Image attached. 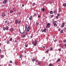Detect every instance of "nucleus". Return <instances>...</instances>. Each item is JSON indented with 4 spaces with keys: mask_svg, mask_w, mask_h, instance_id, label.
I'll use <instances>...</instances> for the list:
<instances>
[{
    "mask_svg": "<svg viewBox=\"0 0 66 66\" xmlns=\"http://www.w3.org/2000/svg\"><path fill=\"white\" fill-rule=\"evenodd\" d=\"M36 14L35 13V14H34V16H36Z\"/></svg>",
    "mask_w": 66,
    "mask_h": 66,
    "instance_id": "09e8293b",
    "label": "nucleus"
},
{
    "mask_svg": "<svg viewBox=\"0 0 66 66\" xmlns=\"http://www.w3.org/2000/svg\"><path fill=\"white\" fill-rule=\"evenodd\" d=\"M47 26H46V28H47L48 27H49L50 26V24L49 23H47L46 24Z\"/></svg>",
    "mask_w": 66,
    "mask_h": 66,
    "instance_id": "20e7f679",
    "label": "nucleus"
},
{
    "mask_svg": "<svg viewBox=\"0 0 66 66\" xmlns=\"http://www.w3.org/2000/svg\"><path fill=\"white\" fill-rule=\"evenodd\" d=\"M19 31H20V29H19Z\"/></svg>",
    "mask_w": 66,
    "mask_h": 66,
    "instance_id": "338daca9",
    "label": "nucleus"
},
{
    "mask_svg": "<svg viewBox=\"0 0 66 66\" xmlns=\"http://www.w3.org/2000/svg\"><path fill=\"white\" fill-rule=\"evenodd\" d=\"M56 12H57V10H54V14H56Z\"/></svg>",
    "mask_w": 66,
    "mask_h": 66,
    "instance_id": "4468645a",
    "label": "nucleus"
},
{
    "mask_svg": "<svg viewBox=\"0 0 66 66\" xmlns=\"http://www.w3.org/2000/svg\"><path fill=\"white\" fill-rule=\"evenodd\" d=\"M25 32H26V30H24V31H23V33H25Z\"/></svg>",
    "mask_w": 66,
    "mask_h": 66,
    "instance_id": "8fccbe9b",
    "label": "nucleus"
},
{
    "mask_svg": "<svg viewBox=\"0 0 66 66\" xmlns=\"http://www.w3.org/2000/svg\"><path fill=\"white\" fill-rule=\"evenodd\" d=\"M46 3V2H45L44 3V4H45Z\"/></svg>",
    "mask_w": 66,
    "mask_h": 66,
    "instance_id": "052dcab7",
    "label": "nucleus"
},
{
    "mask_svg": "<svg viewBox=\"0 0 66 66\" xmlns=\"http://www.w3.org/2000/svg\"><path fill=\"white\" fill-rule=\"evenodd\" d=\"M10 63H13L12 62V61H10Z\"/></svg>",
    "mask_w": 66,
    "mask_h": 66,
    "instance_id": "473e14b6",
    "label": "nucleus"
},
{
    "mask_svg": "<svg viewBox=\"0 0 66 66\" xmlns=\"http://www.w3.org/2000/svg\"><path fill=\"white\" fill-rule=\"evenodd\" d=\"M25 47H28V45H25Z\"/></svg>",
    "mask_w": 66,
    "mask_h": 66,
    "instance_id": "a19ab883",
    "label": "nucleus"
},
{
    "mask_svg": "<svg viewBox=\"0 0 66 66\" xmlns=\"http://www.w3.org/2000/svg\"><path fill=\"white\" fill-rule=\"evenodd\" d=\"M18 22V20H17L16 21V22H15L16 23H17Z\"/></svg>",
    "mask_w": 66,
    "mask_h": 66,
    "instance_id": "aec40b11",
    "label": "nucleus"
},
{
    "mask_svg": "<svg viewBox=\"0 0 66 66\" xmlns=\"http://www.w3.org/2000/svg\"><path fill=\"white\" fill-rule=\"evenodd\" d=\"M56 66H60V65H56Z\"/></svg>",
    "mask_w": 66,
    "mask_h": 66,
    "instance_id": "0e129e2a",
    "label": "nucleus"
},
{
    "mask_svg": "<svg viewBox=\"0 0 66 66\" xmlns=\"http://www.w3.org/2000/svg\"><path fill=\"white\" fill-rule=\"evenodd\" d=\"M38 65H39L40 64V62H38Z\"/></svg>",
    "mask_w": 66,
    "mask_h": 66,
    "instance_id": "37998d69",
    "label": "nucleus"
},
{
    "mask_svg": "<svg viewBox=\"0 0 66 66\" xmlns=\"http://www.w3.org/2000/svg\"><path fill=\"white\" fill-rule=\"evenodd\" d=\"M42 32H46V29L45 28L44 29L42 30Z\"/></svg>",
    "mask_w": 66,
    "mask_h": 66,
    "instance_id": "423d86ee",
    "label": "nucleus"
},
{
    "mask_svg": "<svg viewBox=\"0 0 66 66\" xmlns=\"http://www.w3.org/2000/svg\"><path fill=\"white\" fill-rule=\"evenodd\" d=\"M22 56V55H20V58H21Z\"/></svg>",
    "mask_w": 66,
    "mask_h": 66,
    "instance_id": "4be33fe9",
    "label": "nucleus"
},
{
    "mask_svg": "<svg viewBox=\"0 0 66 66\" xmlns=\"http://www.w3.org/2000/svg\"><path fill=\"white\" fill-rule=\"evenodd\" d=\"M15 43H16L17 42V40H16V39L15 40Z\"/></svg>",
    "mask_w": 66,
    "mask_h": 66,
    "instance_id": "ea45409f",
    "label": "nucleus"
},
{
    "mask_svg": "<svg viewBox=\"0 0 66 66\" xmlns=\"http://www.w3.org/2000/svg\"><path fill=\"white\" fill-rule=\"evenodd\" d=\"M31 28V27L30 26H28V27L27 29L26 30V31H27V32H26V34H28V32H29V31L30 30V28Z\"/></svg>",
    "mask_w": 66,
    "mask_h": 66,
    "instance_id": "f03ea898",
    "label": "nucleus"
},
{
    "mask_svg": "<svg viewBox=\"0 0 66 66\" xmlns=\"http://www.w3.org/2000/svg\"><path fill=\"white\" fill-rule=\"evenodd\" d=\"M64 46L65 47H66V44H64Z\"/></svg>",
    "mask_w": 66,
    "mask_h": 66,
    "instance_id": "de8ad7c7",
    "label": "nucleus"
},
{
    "mask_svg": "<svg viewBox=\"0 0 66 66\" xmlns=\"http://www.w3.org/2000/svg\"><path fill=\"white\" fill-rule=\"evenodd\" d=\"M2 17H5V13H3L2 15Z\"/></svg>",
    "mask_w": 66,
    "mask_h": 66,
    "instance_id": "6e6552de",
    "label": "nucleus"
},
{
    "mask_svg": "<svg viewBox=\"0 0 66 66\" xmlns=\"http://www.w3.org/2000/svg\"><path fill=\"white\" fill-rule=\"evenodd\" d=\"M24 4H23L22 5V6L23 7L24 6Z\"/></svg>",
    "mask_w": 66,
    "mask_h": 66,
    "instance_id": "864d4df0",
    "label": "nucleus"
},
{
    "mask_svg": "<svg viewBox=\"0 0 66 66\" xmlns=\"http://www.w3.org/2000/svg\"><path fill=\"white\" fill-rule=\"evenodd\" d=\"M63 44H61V47H63Z\"/></svg>",
    "mask_w": 66,
    "mask_h": 66,
    "instance_id": "a878e982",
    "label": "nucleus"
},
{
    "mask_svg": "<svg viewBox=\"0 0 66 66\" xmlns=\"http://www.w3.org/2000/svg\"><path fill=\"white\" fill-rule=\"evenodd\" d=\"M6 28V30L7 31V30H9V27L8 26H6L5 28Z\"/></svg>",
    "mask_w": 66,
    "mask_h": 66,
    "instance_id": "1a4fd4ad",
    "label": "nucleus"
},
{
    "mask_svg": "<svg viewBox=\"0 0 66 66\" xmlns=\"http://www.w3.org/2000/svg\"><path fill=\"white\" fill-rule=\"evenodd\" d=\"M38 61V60H36V62H37Z\"/></svg>",
    "mask_w": 66,
    "mask_h": 66,
    "instance_id": "13d9d810",
    "label": "nucleus"
},
{
    "mask_svg": "<svg viewBox=\"0 0 66 66\" xmlns=\"http://www.w3.org/2000/svg\"><path fill=\"white\" fill-rule=\"evenodd\" d=\"M34 6V5H35V3H34L33 4H32Z\"/></svg>",
    "mask_w": 66,
    "mask_h": 66,
    "instance_id": "c756f323",
    "label": "nucleus"
},
{
    "mask_svg": "<svg viewBox=\"0 0 66 66\" xmlns=\"http://www.w3.org/2000/svg\"><path fill=\"white\" fill-rule=\"evenodd\" d=\"M19 32L20 33H21V32L20 31H19Z\"/></svg>",
    "mask_w": 66,
    "mask_h": 66,
    "instance_id": "680f3d73",
    "label": "nucleus"
},
{
    "mask_svg": "<svg viewBox=\"0 0 66 66\" xmlns=\"http://www.w3.org/2000/svg\"><path fill=\"white\" fill-rule=\"evenodd\" d=\"M10 32H12V31H14V28H12L10 29Z\"/></svg>",
    "mask_w": 66,
    "mask_h": 66,
    "instance_id": "0eeeda50",
    "label": "nucleus"
},
{
    "mask_svg": "<svg viewBox=\"0 0 66 66\" xmlns=\"http://www.w3.org/2000/svg\"><path fill=\"white\" fill-rule=\"evenodd\" d=\"M61 48H60L59 49V51H61Z\"/></svg>",
    "mask_w": 66,
    "mask_h": 66,
    "instance_id": "c9c22d12",
    "label": "nucleus"
},
{
    "mask_svg": "<svg viewBox=\"0 0 66 66\" xmlns=\"http://www.w3.org/2000/svg\"><path fill=\"white\" fill-rule=\"evenodd\" d=\"M32 16H30L29 17V19L30 20H32Z\"/></svg>",
    "mask_w": 66,
    "mask_h": 66,
    "instance_id": "2eb2a0df",
    "label": "nucleus"
},
{
    "mask_svg": "<svg viewBox=\"0 0 66 66\" xmlns=\"http://www.w3.org/2000/svg\"><path fill=\"white\" fill-rule=\"evenodd\" d=\"M4 57V56H3V55H0V57L1 59H2V58H3Z\"/></svg>",
    "mask_w": 66,
    "mask_h": 66,
    "instance_id": "9b49d317",
    "label": "nucleus"
},
{
    "mask_svg": "<svg viewBox=\"0 0 66 66\" xmlns=\"http://www.w3.org/2000/svg\"><path fill=\"white\" fill-rule=\"evenodd\" d=\"M61 33H63V30H61L60 31Z\"/></svg>",
    "mask_w": 66,
    "mask_h": 66,
    "instance_id": "6ab92c4d",
    "label": "nucleus"
},
{
    "mask_svg": "<svg viewBox=\"0 0 66 66\" xmlns=\"http://www.w3.org/2000/svg\"><path fill=\"white\" fill-rule=\"evenodd\" d=\"M43 48H44V49H45V46H44L43 47Z\"/></svg>",
    "mask_w": 66,
    "mask_h": 66,
    "instance_id": "603ef678",
    "label": "nucleus"
},
{
    "mask_svg": "<svg viewBox=\"0 0 66 66\" xmlns=\"http://www.w3.org/2000/svg\"><path fill=\"white\" fill-rule=\"evenodd\" d=\"M62 24L61 25V28H63L64 27V26H65V23L63 22L62 23Z\"/></svg>",
    "mask_w": 66,
    "mask_h": 66,
    "instance_id": "39448f33",
    "label": "nucleus"
},
{
    "mask_svg": "<svg viewBox=\"0 0 66 66\" xmlns=\"http://www.w3.org/2000/svg\"><path fill=\"white\" fill-rule=\"evenodd\" d=\"M50 13L51 14H52L53 13V11H50Z\"/></svg>",
    "mask_w": 66,
    "mask_h": 66,
    "instance_id": "f3484780",
    "label": "nucleus"
},
{
    "mask_svg": "<svg viewBox=\"0 0 66 66\" xmlns=\"http://www.w3.org/2000/svg\"><path fill=\"white\" fill-rule=\"evenodd\" d=\"M38 24H39L38 22H37L36 23V26H38Z\"/></svg>",
    "mask_w": 66,
    "mask_h": 66,
    "instance_id": "bb28decb",
    "label": "nucleus"
},
{
    "mask_svg": "<svg viewBox=\"0 0 66 66\" xmlns=\"http://www.w3.org/2000/svg\"><path fill=\"white\" fill-rule=\"evenodd\" d=\"M53 15H52L51 16V18H52V17H53Z\"/></svg>",
    "mask_w": 66,
    "mask_h": 66,
    "instance_id": "a18cd8bd",
    "label": "nucleus"
},
{
    "mask_svg": "<svg viewBox=\"0 0 66 66\" xmlns=\"http://www.w3.org/2000/svg\"><path fill=\"white\" fill-rule=\"evenodd\" d=\"M12 38H11L10 39V40H11V41H12Z\"/></svg>",
    "mask_w": 66,
    "mask_h": 66,
    "instance_id": "e433bc0d",
    "label": "nucleus"
},
{
    "mask_svg": "<svg viewBox=\"0 0 66 66\" xmlns=\"http://www.w3.org/2000/svg\"><path fill=\"white\" fill-rule=\"evenodd\" d=\"M58 18H59V16H56V19H58Z\"/></svg>",
    "mask_w": 66,
    "mask_h": 66,
    "instance_id": "72a5a7b5",
    "label": "nucleus"
},
{
    "mask_svg": "<svg viewBox=\"0 0 66 66\" xmlns=\"http://www.w3.org/2000/svg\"><path fill=\"white\" fill-rule=\"evenodd\" d=\"M32 43L33 45L34 46H36L37 44V41L36 40L35 41H33L32 42Z\"/></svg>",
    "mask_w": 66,
    "mask_h": 66,
    "instance_id": "f257e3e1",
    "label": "nucleus"
},
{
    "mask_svg": "<svg viewBox=\"0 0 66 66\" xmlns=\"http://www.w3.org/2000/svg\"><path fill=\"white\" fill-rule=\"evenodd\" d=\"M49 52V50H47L46 51V52H45V53H48V52Z\"/></svg>",
    "mask_w": 66,
    "mask_h": 66,
    "instance_id": "5701e85b",
    "label": "nucleus"
},
{
    "mask_svg": "<svg viewBox=\"0 0 66 66\" xmlns=\"http://www.w3.org/2000/svg\"><path fill=\"white\" fill-rule=\"evenodd\" d=\"M66 29V27H65L64 28V30H65Z\"/></svg>",
    "mask_w": 66,
    "mask_h": 66,
    "instance_id": "69168bd1",
    "label": "nucleus"
},
{
    "mask_svg": "<svg viewBox=\"0 0 66 66\" xmlns=\"http://www.w3.org/2000/svg\"><path fill=\"white\" fill-rule=\"evenodd\" d=\"M3 30H4V31H5V30H6V28L5 27H3Z\"/></svg>",
    "mask_w": 66,
    "mask_h": 66,
    "instance_id": "a211bd4d",
    "label": "nucleus"
},
{
    "mask_svg": "<svg viewBox=\"0 0 66 66\" xmlns=\"http://www.w3.org/2000/svg\"><path fill=\"white\" fill-rule=\"evenodd\" d=\"M63 6H66V3H65V4L64 3L63 4Z\"/></svg>",
    "mask_w": 66,
    "mask_h": 66,
    "instance_id": "dca6fc26",
    "label": "nucleus"
},
{
    "mask_svg": "<svg viewBox=\"0 0 66 66\" xmlns=\"http://www.w3.org/2000/svg\"><path fill=\"white\" fill-rule=\"evenodd\" d=\"M10 23H13V22H10Z\"/></svg>",
    "mask_w": 66,
    "mask_h": 66,
    "instance_id": "4d7b16f0",
    "label": "nucleus"
},
{
    "mask_svg": "<svg viewBox=\"0 0 66 66\" xmlns=\"http://www.w3.org/2000/svg\"><path fill=\"white\" fill-rule=\"evenodd\" d=\"M7 0H4V2H3V3H4H4H6Z\"/></svg>",
    "mask_w": 66,
    "mask_h": 66,
    "instance_id": "9d476101",
    "label": "nucleus"
},
{
    "mask_svg": "<svg viewBox=\"0 0 66 66\" xmlns=\"http://www.w3.org/2000/svg\"><path fill=\"white\" fill-rule=\"evenodd\" d=\"M49 66H53L52 63H50L49 64Z\"/></svg>",
    "mask_w": 66,
    "mask_h": 66,
    "instance_id": "b1692460",
    "label": "nucleus"
},
{
    "mask_svg": "<svg viewBox=\"0 0 66 66\" xmlns=\"http://www.w3.org/2000/svg\"><path fill=\"white\" fill-rule=\"evenodd\" d=\"M20 22H21V21H20L18 22L19 24H20Z\"/></svg>",
    "mask_w": 66,
    "mask_h": 66,
    "instance_id": "4c0bfd02",
    "label": "nucleus"
},
{
    "mask_svg": "<svg viewBox=\"0 0 66 66\" xmlns=\"http://www.w3.org/2000/svg\"><path fill=\"white\" fill-rule=\"evenodd\" d=\"M60 58H59L57 61H56V62L57 63V62H60Z\"/></svg>",
    "mask_w": 66,
    "mask_h": 66,
    "instance_id": "ddd939ff",
    "label": "nucleus"
},
{
    "mask_svg": "<svg viewBox=\"0 0 66 66\" xmlns=\"http://www.w3.org/2000/svg\"><path fill=\"white\" fill-rule=\"evenodd\" d=\"M35 59H34L32 60V62H34V61H35Z\"/></svg>",
    "mask_w": 66,
    "mask_h": 66,
    "instance_id": "393cba45",
    "label": "nucleus"
},
{
    "mask_svg": "<svg viewBox=\"0 0 66 66\" xmlns=\"http://www.w3.org/2000/svg\"><path fill=\"white\" fill-rule=\"evenodd\" d=\"M21 33V34H24V33H23V32H22V33Z\"/></svg>",
    "mask_w": 66,
    "mask_h": 66,
    "instance_id": "bf43d9fd",
    "label": "nucleus"
},
{
    "mask_svg": "<svg viewBox=\"0 0 66 66\" xmlns=\"http://www.w3.org/2000/svg\"><path fill=\"white\" fill-rule=\"evenodd\" d=\"M18 15H19L20 14V13H18Z\"/></svg>",
    "mask_w": 66,
    "mask_h": 66,
    "instance_id": "e2e57ef3",
    "label": "nucleus"
},
{
    "mask_svg": "<svg viewBox=\"0 0 66 66\" xmlns=\"http://www.w3.org/2000/svg\"><path fill=\"white\" fill-rule=\"evenodd\" d=\"M4 6V5H3L2 6V7H3Z\"/></svg>",
    "mask_w": 66,
    "mask_h": 66,
    "instance_id": "49530a36",
    "label": "nucleus"
},
{
    "mask_svg": "<svg viewBox=\"0 0 66 66\" xmlns=\"http://www.w3.org/2000/svg\"><path fill=\"white\" fill-rule=\"evenodd\" d=\"M53 25L54 27H57V25L56 24V21H54L53 22Z\"/></svg>",
    "mask_w": 66,
    "mask_h": 66,
    "instance_id": "7ed1b4c3",
    "label": "nucleus"
},
{
    "mask_svg": "<svg viewBox=\"0 0 66 66\" xmlns=\"http://www.w3.org/2000/svg\"><path fill=\"white\" fill-rule=\"evenodd\" d=\"M50 50L51 51L52 50H53V48H52V47H51L50 48Z\"/></svg>",
    "mask_w": 66,
    "mask_h": 66,
    "instance_id": "2f4dec72",
    "label": "nucleus"
},
{
    "mask_svg": "<svg viewBox=\"0 0 66 66\" xmlns=\"http://www.w3.org/2000/svg\"><path fill=\"white\" fill-rule=\"evenodd\" d=\"M63 42H64V43L66 42V40H64V41H63Z\"/></svg>",
    "mask_w": 66,
    "mask_h": 66,
    "instance_id": "79ce46f5",
    "label": "nucleus"
},
{
    "mask_svg": "<svg viewBox=\"0 0 66 66\" xmlns=\"http://www.w3.org/2000/svg\"><path fill=\"white\" fill-rule=\"evenodd\" d=\"M13 11H14V10H15V8H14L13 9Z\"/></svg>",
    "mask_w": 66,
    "mask_h": 66,
    "instance_id": "3c124183",
    "label": "nucleus"
},
{
    "mask_svg": "<svg viewBox=\"0 0 66 66\" xmlns=\"http://www.w3.org/2000/svg\"><path fill=\"white\" fill-rule=\"evenodd\" d=\"M38 17H40V15H38Z\"/></svg>",
    "mask_w": 66,
    "mask_h": 66,
    "instance_id": "6e6d98bb",
    "label": "nucleus"
},
{
    "mask_svg": "<svg viewBox=\"0 0 66 66\" xmlns=\"http://www.w3.org/2000/svg\"><path fill=\"white\" fill-rule=\"evenodd\" d=\"M32 37H33V36H32L31 35L30 36L31 38H32Z\"/></svg>",
    "mask_w": 66,
    "mask_h": 66,
    "instance_id": "c03bdc74",
    "label": "nucleus"
},
{
    "mask_svg": "<svg viewBox=\"0 0 66 66\" xmlns=\"http://www.w3.org/2000/svg\"><path fill=\"white\" fill-rule=\"evenodd\" d=\"M23 37H26V35H23Z\"/></svg>",
    "mask_w": 66,
    "mask_h": 66,
    "instance_id": "f704fd0d",
    "label": "nucleus"
},
{
    "mask_svg": "<svg viewBox=\"0 0 66 66\" xmlns=\"http://www.w3.org/2000/svg\"><path fill=\"white\" fill-rule=\"evenodd\" d=\"M58 31H61V29L59 28V29H58Z\"/></svg>",
    "mask_w": 66,
    "mask_h": 66,
    "instance_id": "58836bf2",
    "label": "nucleus"
},
{
    "mask_svg": "<svg viewBox=\"0 0 66 66\" xmlns=\"http://www.w3.org/2000/svg\"><path fill=\"white\" fill-rule=\"evenodd\" d=\"M57 16H58V17H59V16H60V14L58 13L57 14Z\"/></svg>",
    "mask_w": 66,
    "mask_h": 66,
    "instance_id": "7c9ffc66",
    "label": "nucleus"
},
{
    "mask_svg": "<svg viewBox=\"0 0 66 66\" xmlns=\"http://www.w3.org/2000/svg\"><path fill=\"white\" fill-rule=\"evenodd\" d=\"M42 9L43 12H44V11H45V8H42Z\"/></svg>",
    "mask_w": 66,
    "mask_h": 66,
    "instance_id": "412c9836",
    "label": "nucleus"
},
{
    "mask_svg": "<svg viewBox=\"0 0 66 66\" xmlns=\"http://www.w3.org/2000/svg\"><path fill=\"white\" fill-rule=\"evenodd\" d=\"M7 44H9V43H10V42H9V41H8L7 42Z\"/></svg>",
    "mask_w": 66,
    "mask_h": 66,
    "instance_id": "cd10ccee",
    "label": "nucleus"
},
{
    "mask_svg": "<svg viewBox=\"0 0 66 66\" xmlns=\"http://www.w3.org/2000/svg\"><path fill=\"white\" fill-rule=\"evenodd\" d=\"M12 12H13V10H10V13H12Z\"/></svg>",
    "mask_w": 66,
    "mask_h": 66,
    "instance_id": "c85d7f7f",
    "label": "nucleus"
},
{
    "mask_svg": "<svg viewBox=\"0 0 66 66\" xmlns=\"http://www.w3.org/2000/svg\"><path fill=\"white\" fill-rule=\"evenodd\" d=\"M1 50L0 49V52H1Z\"/></svg>",
    "mask_w": 66,
    "mask_h": 66,
    "instance_id": "774afa93",
    "label": "nucleus"
},
{
    "mask_svg": "<svg viewBox=\"0 0 66 66\" xmlns=\"http://www.w3.org/2000/svg\"><path fill=\"white\" fill-rule=\"evenodd\" d=\"M5 22H6V23L7 22V20L5 21Z\"/></svg>",
    "mask_w": 66,
    "mask_h": 66,
    "instance_id": "5fc2aeb1",
    "label": "nucleus"
},
{
    "mask_svg": "<svg viewBox=\"0 0 66 66\" xmlns=\"http://www.w3.org/2000/svg\"><path fill=\"white\" fill-rule=\"evenodd\" d=\"M27 26H28V25H27V24H26L25 26V31H26V30H27Z\"/></svg>",
    "mask_w": 66,
    "mask_h": 66,
    "instance_id": "f8f14e48",
    "label": "nucleus"
}]
</instances>
